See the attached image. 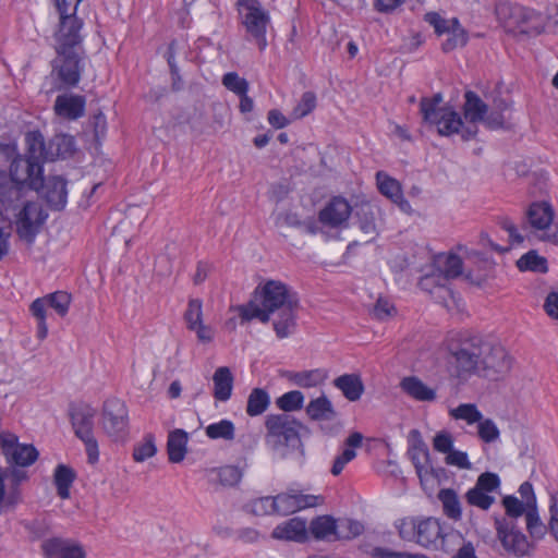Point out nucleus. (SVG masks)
I'll use <instances>...</instances> for the list:
<instances>
[{
	"label": "nucleus",
	"mask_w": 558,
	"mask_h": 558,
	"mask_svg": "<svg viewBox=\"0 0 558 558\" xmlns=\"http://www.w3.org/2000/svg\"><path fill=\"white\" fill-rule=\"evenodd\" d=\"M449 415L454 420L465 421L469 425L478 423L483 418L482 412L474 403H461L449 410Z\"/></svg>",
	"instance_id": "49"
},
{
	"label": "nucleus",
	"mask_w": 558,
	"mask_h": 558,
	"mask_svg": "<svg viewBox=\"0 0 558 558\" xmlns=\"http://www.w3.org/2000/svg\"><path fill=\"white\" fill-rule=\"evenodd\" d=\"M184 320L189 329L196 328L203 323V302L199 299H191L184 313Z\"/></svg>",
	"instance_id": "53"
},
{
	"label": "nucleus",
	"mask_w": 558,
	"mask_h": 558,
	"mask_svg": "<svg viewBox=\"0 0 558 558\" xmlns=\"http://www.w3.org/2000/svg\"><path fill=\"white\" fill-rule=\"evenodd\" d=\"M316 107V95L313 92H305L299 104L294 107L291 116L294 120L302 119L311 113Z\"/></svg>",
	"instance_id": "56"
},
{
	"label": "nucleus",
	"mask_w": 558,
	"mask_h": 558,
	"mask_svg": "<svg viewBox=\"0 0 558 558\" xmlns=\"http://www.w3.org/2000/svg\"><path fill=\"white\" fill-rule=\"evenodd\" d=\"M517 266L522 271L529 270L545 274L548 270L546 258L539 256L535 251H530L522 255L518 259Z\"/></svg>",
	"instance_id": "46"
},
{
	"label": "nucleus",
	"mask_w": 558,
	"mask_h": 558,
	"mask_svg": "<svg viewBox=\"0 0 558 558\" xmlns=\"http://www.w3.org/2000/svg\"><path fill=\"white\" fill-rule=\"evenodd\" d=\"M75 150L74 137L66 134H58L53 136L48 144L44 141L43 156L46 161H53L58 158H66L72 156Z\"/></svg>",
	"instance_id": "25"
},
{
	"label": "nucleus",
	"mask_w": 558,
	"mask_h": 558,
	"mask_svg": "<svg viewBox=\"0 0 558 558\" xmlns=\"http://www.w3.org/2000/svg\"><path fill=\"white\" fill-rule=\"evenodd\" d=\"M549 514V532L558 542V492L550 495Z\"/></svg>",
	"instance_id": "64"
},
{
	"label": "nucleus",
	"mask_w": 558,
	"mask_h": 558,
	"mask_svg": "<svg viewBox=\"0 0 558 558\" xmlns=\"http://www.w3.org/2000/svg\"><path fill=\"white\" fill-rule=\"evenodd\" d=\"M299 306H286L276 311L272 319L274 330L279 339H284L294 333L296 329V312Z\"/></svg>",
	"instance_id": "28"
},
{
	"label": "nucleus",
	"mask_w": 558,
	"mask_h": 558,
	"mask_svg": "<svg viewBox=\"0 0 558 558\" xmlns=\"http://www.w3.org/2000/svg\"><path fill=\"white\" fill-rule=\"evenodd\" d=\"M59 25L54 33L58 44L57 51H65L74 49L82 43L81 29L83 21L76 16L75 9L70 12H58Z\"/></svg>",
	"instance_id": "13"
},
{
	"label": "nucleus",
	"mask_w": 558,
	"mask_h": 558,
	"mask_svg": "<svg viewBox=\"0 0 558 558\" xmlns=\"http://www.w3.org/2000/svg\"><path fill=\"white\" fill-rule=\"evenodd\" d=\"M205 434L210 439L233 440L235 436L234 424L230 420H221L209 424L205 428Z\"/></svg>",
	"instance_id": "48"
},
{
	"label": "nucleus",
	"mask_w": 558,
	"mask_h": 558,
	"mask_svg": "<svg viewBox=\"0 0 558 558\" xmlns=\"http://www.w3.org/2000/svg\"><path fill=\"white\" fill-rule=\"evenodd\" d=\"M217 477L222 486H234L241 481L242 473L236 466L226 465L217 471Z\"/></svg>",
	"instance_id": "60"
},
{
	"label": "nucleus",
	"mask_w": 558,
	"mask_h": 558,
	"mask_svg": "<svg viewBox=\"0 0 558 558\" xmlns=\"http://www.w3.org/2000/svg\"><path fill=\"white\" fill-rule=\"evenodd\" d=\"M466 501L474 507L482 510H488L495 502V497L489 494L482 492L475 487H472L465 494Z\"/></svg>",
	"instance_id": "55"
},
{
	"label": "nucleus",
	"mask_w": 558,
	"mask_h": 558,
	"mask_svg": "<svg viewBox=\"0 0 558 558\" xmlns=\"http://www.w3.org/2000/svg\"><path fill=\"white\" fill-rule=\"evenodd\" d=\"M305 411L312 421L319 423L320 429L326 435H336L342 427L339 413L325 395L312 399L306 405Z\"/></svg>",
	"instance_id": "11"
},
{
	"label": "nucleus",
	"mask_w": 558,
	"mask_h": 558,
	"mask_svg": "<svg viewBox=\"0 0 558 558\" xmlns=\"http://www.w3.org/2000/svg\"><path fill=\"white\" fill-rule=\"evenodd\" d=\"M525 527L532 542L542 541L549 532V523L546 524L543 522L538 509L530 510L526 513Z\"/></svg>",
	"instance_id": "42"
},
{
	"label": "nucleus",
	"mask_w": 558,
	"mask_h": 558,
	"mask_svg": "<svg viewBox=\"0 0 558 558\" xmlns=\"http://www.w3.org/2000/svg\"><path fill=\"white\" fill-rule=\"evenodd\" d=\"M302 426L295 418L287 413L270 414L266 417V444L281 458H288L295 452L296 462H304V448L299 428Z\"/></svg>",
	"instance_id": "3"
},
{
	"label": "nucleus",
	"mask_w": 558,
	"mask_h": 558,
	"mask_svg": "<svg viewBox=\"0 0 558 558\" xmlns=\"http://www.w3.org/2000/svg\"><path fill=\"white\" fill-rule=\"evenodd\" d=\"M444 531L439 520L435 518H425L418 520L416 526L415 543L425 548H438V544L444 542Z\"/></svg>",
	"instance_id": "23"
},
{
	"label": "nucleus",
	"mask_w": 558,
	"mask_h": 558,
	"mask_svg": "<svg viewBox=\"0 0 558 558\" xmlns=\"http://www.w3.org/2000/svg\"><path fill=\"white\" fill-rule=\"evenodd\" d=\"M69 414L75 436L85 445L88 462L95 464L99 459L98 442L94 436L96 410L85 403L72 404Z\"/></svg>",
	"instance_id": "6"
},
{
	"label": "nucleus",
	"mask_w": 558,
	"mask_h": 558,
	"mask_svg": "<svg viewBox=\"0 0 558 558\" xmlns=\"http://www.w3.org/2000/svg\"><path fill=\"white\" fill-rule=\"evenodd\" d=\"M187 440L189 435L185 430L174 429L170 432L167 441V451L170 462L179 463L185 458Z\"/></svg>",
	"instance_id": "33"
},
{
	"label": "nucleus",
	"mask_w": 558,
	"mask_h": 558,
	"mask_svg": "<svg viewBox=\"0 0 558 558\" xmlns=\"http://www.w3.org/2000/svg\"><path fill=\"white\" fill-rule=\"evenodd\" d=\"M500 486L499 476L495 473L485 472L482 473L475 483V488L485 492L487 494L496 490Z\"/></svg>",
	"instance_id": "62"
},
{
	"label": "nucleus",
	"mask_w": 558,
	"mask_h": 558,
	"mask_svg": "<svg viewBox=\"0 0 558 558\" xmlns=\"http://www.w3.org/2000/svg\"><path fill=\"white\" fill-rule=\"evenodd\" d=\"M254 299L262 306H258L254 301L236 306L243 323L257 318L266 324L270 320V314L276 313V311L291 305L299 306L296 293L279 280H267L263 284L257 286L254 291Z\"/></svg>",
	"instance_id": "1"
},
{
	"label": "nucleus",
	"mask_w": 558,
	"mask_h": 558,
	"mask_svg": "<svg viewBox=\"0 0 558 558\" xmlns=\"http://www.w3.org/2000/svg\"><path fill=\"white\" fill-rule=\"evenodd\" d=\"M402 390L418 401H434L436 392L415 376L405 377L400 384Z\"/></svg>",
	"instance_id": "35"
},
{
	"label": "nucleus",
	"mask_w": 558,
	"mask_h": 558,
	"mask_svg": "<svg viewBox=\"0 0 558 558\" xmlns=\"http://www.w3.org/2000/svg\"><path fill=\"white\" fill-rule=\"evenodd\" d=\"M248 511L254 515L278 514V502L276 496H266L254 499L247 505Z\"/></svg>",
	"instance_id": "50"
},
{
	"label": "nucleus",
	"mask_w": 558,
	"mask_h": 558,
	"mask_svg": "<svg viewBox=\"0 0 558 558\" xmlns=\"http://www.w3.org/2000/svg\"><path fill=\"white\" fill-rule=\"evenodd\" d=\"M76 477L74 470L68 465L59 464L53 474L57 494L61 499L70 497V488Z\"/></svg>",
	"instance_id": "38"
},
{
	"label": "nucleus",
	"mask_w": 558,
	"mask_h": 558,
	"mask_svg": "<svg viewBox=\"0 0 558 558\" xmlns=\"http://www.w3.org/2000/svg\"><path fill=\"white\" fill-rule=\"evenodd\" d=\"M432 296L437 303L441 304L447 308H450L452 305L456 304V295L451 288L448 286V282L438 284Z\"/></svg>",
	"instance_id": "61"
},
{
	"label": "nucleus",
	"mask_w": 558,
	"mask_h": 558,
	"mask_svg": "<svg viewBox=\"0 0 558 558\" xmlns=\"http://www.w3.org/2000/svg\"><path fill=\"white\" fill-rule=\"evenodd\" d=\"M214 398L218 401L226 402L230 399L233 389V375L229 367H218L213 376Z\"/></svg>",
	"instance_id": "31"
},
{
	"label": "nucleus",
	"mask_w": 558,
	"mask_h": 558,
	"mask_svg": "<svg viewBox=\"0 0 558 558\" xmlns=\"http://www.w3.org/2000/svg\"><path fill=\"white\" fill-rule=\"evenodd\" d=\"M277 502L278 514L288 515L322 505L324 497L320 495L303 494L296 489L290 488L277 495Z\"/></svg>",
	"instance_id": "16"
},
{
	"label": "nucleus",
	"mask_w": 558,
	"mask_h": 558,
	"mask_svg": "<svg viewBox=\"0 0 558 558\" xmlns=\"http://www.w3.org/2000/svg\"><path fill=\"white\" fill-rule=\"evenodd\" d=\"M40 547L46 558H85L83 547L70 538L49 537Z\"/></svg>",
	"instance_id": "19"
},
{
	"label": "nucleus",
	"mask_w": 558,
	"mask_h": 558,
	"mask_svg": "<svg viewBox=\"0 0 558 558\" xmlns=\"http://www.w3.org/2000/svg\"><path fill=\"white\" fill-rule=\"evenodd\" d=\"M438 499L442 504L444 513L452 519L460 520L461 519V504L457 493L451 488L441 489L438 493Z\"/></svg>",
	"instance_id": "44"
},
{
	"label": "nucleus",
	"mask_w": 558,
	"mask_h": 558,
	"mask_svg": "<svg viewBox=\"0 0 558 558\" xmlns=\"http://www.w3.org/2000/svg\"><path fill=\"white\" fill-rule=\"evenodd\" d=\"M336 527L337 519L331 515H318L314 518L310 526L307 527L308 533L317 541H336Z\"/></svg>",
	"instance_id": "30"
},
{
	"label": "nucleus",
	"mask_w": 558,
	"mask_h": 558,
	"mask_svg": "<svg viewBox=\"0 0 558 558\" xmlns=\"http://www.w3.org/2000/svg\"><path fill=\"white\" fill-rule=\"evenodd\" d=\"M270 404L269 393L263 388H253L247 398L246 413L250 416L263 414Z\"/></svg>",
	"instance_id": "40"
},
{
	"label": "nucleus",
	"mask_w": 558,
	"mask_h": 558,
	"mask_svg": "<svg viewBox=\"0 0 558 558\" xmlns=\"http://www.w3.org/2000/svg\"><path fill=\"white\" fill-rule=\"evenodd\" d=\"M304 395L299 390L283 393L276 400L277 407L283 412H292L303 408Z\"/></svg>",
	"instance_id": "51"
},
{
	"label": "nucleus",
	"mask_w": 558,
	"mask_h": 558,
	"mask_svg": "<svg viewBox=\"0 0 558 558\" xmlns=\"http://www.w3.org/2000/svg\"><path fill=\"white\" fill-rule=\"evenodd\" d=\"M244 8L247 13L244 15L243 25L247 34L255 39L258 48L264 50L267 46L266 31L270 21L269 14L263 9L259 1H253Z\"/></svg>",
	"instance_id": "14"
},
{
	"label": "nucleus",
	"mask_w": 558,
	"mask_h": 558,
	"mask_svg": "<svg viewBox=\"0 0 558 558\" xmlns=\"http://www.w3.org/2000/svg\"><path fill=\"white\" fill-rule=\"evenodd\" d=\"M511 368V360L505 348L485 341V352L481 356L478 376L497 380Z\"/></svg>",
	"instance_id": "12"
},
{
	"label": "nucleus",
	"mask_w": 558,
	"mask_h": 558,
	"mask_svg": "<svg viewBox=\"0 0 558 558\" xmlns=\"http://www.w3.org/2000/svg\"><path fill=\"white\" fill-rule=\"evenodd\" d=\"M442 101L441 94H435L432 98L423 97L420 102V111L424 122L437 126L439 135L450 136L460 132L463 121L458 112L447 107H439Z\"/></svg>",
	"instance_id": "5"
},
{
	"label": "nucleus",
	"mask_w": 558,
	"mask_h": 558,
	"mask_svg": "<svg viewBox=\"0 0 558 558\" xmlns=\"http://www.w3.org/2000/svg\"><path fill=\"white\" fill-rule=\"evenodd\" d=\"M495 14L502 26L511 33H517L520 19L524 16V7L511 2H498Z\"/></svg>",
	"instance_id": "26"
},
{
	"label": "nucleus",
	"mask_w": 558,
	"mask_h": 558,
	"mask_svg": "<svg viewBox=\"0 0 558 558\" xmlns=\"http://www.w3.org/2000/svg\"><path fill=\"white\" fill-rule=\"evenodd\" d=\"M555 209L548 202H533L525 211L529 227L535 231H544L541 239L558 245V220L555 221Z\"/></svg>",
	"instance_id": "8"
},
{
	"label": "nucleus",
	"mask_w": 558,
	"mask_h": 558,
	"mask_svg": "<svg viewBox=\"0 0 558 558\" xmlns=\"http://www.w3.org/2000/svg\"><path fill=\"white\" fill-rule=\"evenodd\" d=\"M274 539L305 543L308 538L306 520L300 517L291 518L278 524L271 532Z\"/></svg>",
	"instance_id": "21"
},
{
	"label": "nucleus",
	"mask_w": 558,
	"mask_h": 558,
	"mask_svg": "<svg viewBox=\"0 0 558 558\" xmlns=\"http://www.w3.org/2000/svg\"><path fill=\"white\" fill-rule=\"evenodd\" d=\"M72 301V295L65 291H56L43 298L34 300L29 306L32 315L37 319V337L43 340L48 335V326L46 323L47 307H51L56 313L64 317Z\"/></svg>",
	"instance_id": "7"
},
{
	"label": "nucleus",
	"mask_w": 558,
	"mask_h": 558,
	"mask_svg": "<svg viewBox=\"0 0 558 558\" xmlns=\"http://www.w3.org/2000/svg\"><path fill=\"white\" fill-rule=\"evenodd\" d=\"M355 217L360 230L369 238L367 242L374 240L378 234L375 208L369 204H362L357 207Z\"/></svg>",
	"instance_id": "34"
},
{
	"label": "nucleus",
	"mask_w": 558,
	"mask_h": 558,
	"mask_svg": "<svg viewBox=\"0 0 558 558\" xmlns=\"http://www.w3.org/2000/svg\"><path fill=\"white\" fill-rule=\"evenodd\" d=\"M502 505L506 510V517L500 520H509L518 524L520 517L524 515V518H526V513L529 512L527 506L515 496L509 495L504 497ZM495 520L499 519L496 518Z\"/></svg>",
	"instance_id": "47"
},
{
	"label": "nucleus",
	"mask_w": 558,
	"mask_h": 558,
	"mask_svg": "<svg viewBox=\"0 0 558 558\" xmlns=\"http://www.w3.org/2000/svg\"><path fill=\"white\" fill-rule=\"evenodd\" d=\"M29 191L32 190L28 189V186L14 180L7 171L0 170V203L5 210H15L20 208L24 202H29L26 198Z\"/></svg>",
	"instance_id": "18"
},
{
	"label": "nucleus",
	"mask_w": 558,
	"mask_h": 558,
	"mask_svg": "<svg viewBox=\"0 0 558 558\" xmlns=\"http://www.w3.org/2000/svg\"><path fill=\"white\" fill-rule=\"evenodd\" d=\"M352 208L348 201L343 197H333L324 209L319 213V221L326 226L336 228L344 223Z\"/></svg>",
	"instance_id": "24"
},
{
	"label": "nucleus",
	"mask_w": 558,
	"mask_h": 558,
	"mask_svg": "<svg viewBox=\"0 0 558 558\" xmlns=\"http://www.w3.org/2000/svg\"><path fill=\"white\" fill-rule=\"evenodd\" d=\"M376 180L378 190L383 195L397 204L402 210L410 208L409 202L403 197L401 185L396 179L379 171L376 174Z\"/></svg>",
	"instance_id": "27"
},
{
	"label": "nucleus",
	"mask_w": 558,
	"mask_h": 558,
	"mask_svg": "<svg viewBox=\"0 0 558 558\" xmlns=\"http://www.w3.org/2000/svg\"><path fill=\"white\" fill-rule=\"evenodd\" d=\"M222 85L238 96L247 94L250 85L244 77H240L236 72H228L222 76Z\"/></svg>",
	"instance_id": "52"
},
{
	"label": "nucleus",
	"mask_w": 558,
	"mask_h": 558,
	"mask_svg": "<svg viewBox=\"0 0 558 558\" xmlns=\"http://www.w3.org/2000/svg\"><path fill=\"white\" fill-rule=\"evenodd\" d=\"M445 461L448 465H453L461 470H470L472 468V463L469 461L468 453L464 451L454 450L453 448L447 453Z\"/></svg>",
	"instance_id": "63"
},
{
	"label": "nucleus",
	"mask_w": 558,
	"mask_h": 558,
	"mask_svg": "<svg viewBox=\"0 0 558 558\" xmlns=\"http://www.w3.org/2000/svg\"><path fill=\"white\" fill-rule=\"evenodd\" d=\"M333 386L351 402L360 400L365 389L357 374H343L333 379Z\"/></svg>",
	"instance_id": "29"
},
{
	"label": "nucleus",
	"mask_w": 558,
	"mask_h": 558,
	"mask_svg": "<svg viewBox=\"0 0 558 558\" xmlns=\"http://www.w3.org/2000/svg\"><path fill=\"white\" fill-rule=\"evenodd\" d=\"M364 532V525L353 519L342 518L337 519L336 541H350Z\"/></svg>",
	"instance_id": "43"
},
{
	"label": "nucleus",
	"mask_w": 558,
	"mask_h": 558,
	"mask_svg": "<svg viewBox=\"0 0 558 558\" xmlns=\"http://www.w3.org/2000/svg\"><path fill=\"white\" fill-rule=\"evenodd\" d=\"M547 20L548 17L544 14L524 7V16L520 19L517 33L537 36L544 31Z\"/></svg>",
	"instance_id": "32"
},
{
	"label": "nucleus",
	"mask_w": 558,
	"mask_h": 558,
	"mask_svg": "<svg viewBox=\"0 0 558 558\" xmlns=\"http://www.w3.org/2000/svg\"><path fill=\"white\" fill-rule=\"evenodd\" d=\"M58 57L53 61V72L64 86H76L81 80V59L74 49L57 51Z\"/></svg>",
	"instance_id": "17"
},
{
	"label": "nucleus",
	"mask_w": 558,
	"mask_h": 558,
	"mask_svg": "<svg viewBox=\"0 0 558 558\" xmlns=\"http://www.w3.org/2000/svg\"><path fill=\"white\" fill-rule=\"evenodd\" d=\"M38 451L33 445L20 444L8 452L7 461L10 465L25 468L32 465L38 459Z\"/></svg>",
	"instance_id": "37"
},
{
	"label": "nucleus",
	"mask_w": 558,
	"mask_h": 558,
	"mask_svg": "<svg viewBox=\"0 0 558 558\" xmlns=\"http://www.w3.org/2000/svg\"><path fill=\"white\" fill-rule=\"evenodd\" d=\"M157 449L153 435H147L145 440L134 447L133 458L137 462H143L155 456Z\"/></svg>",
	"instance_id": "59"
},
{
	"label": "nucleus",
	"mask_w": 558,
	"mask_h": 558,
	"mask_svg": "<svg viewBox=\"0 0 558 558\" xmlns=\"http://www.w3.org/2000/svg\"><path fill=\"white\" fill-rule=\"evenodd\" d=\"M327 375L323 369H310L302 372H288L287 378L294 385L302 388L316 387L326 379Z\"/></svg>",
	"instance_id": "39"
},
{
	"label": "nucleus",
	"mask_w": 558,
	"mask_h": 558,
	"mask_svg": "<svg viewBox=\"0 0 558 558\" xmlns=\"http://www.w3.org/2000/svg\"><path fill=\"white\" fill-rule=\"evenodd\" d=\"M477 424V435L484 442L490 444L499 439V428L492 418L483 417Z\"/></svg>",
	"instance_id": "54"
},
{
	"label": "nucleus",
	"mask_w": 558,
	"mask_h": 558,
	"mask_svg": "<svg viewBox=\"0 0 558 558\" xmlns=\"http://www.w3.org/2000/svg\"><path fill=\"white\" fill-rule=\"evenodd\" d=\"M448 363L460 379L478 375L481 356L485 352V341L478 335L459 332L448 340Z\"/></svg>",
	"instance_id": "4"
},
{
	"label": "nucleus",
	"mask_w": 558,
	"mask_h": 558,
	"mask_svg": "<svg viewBox=\"0 0 558 558\" xmlns=\"http://www.w3.org/2000/svg\"><path fill=\"white\" fill-rule=\"evenodd\" d=\"M102 427L109 436H122L128 427V409L125 403L111 398L104 403Z\"/></svg>",
	"instance_id": "15"
},
{
	"label": "nucleus",
	"mask_w": 558,
	"mask_h": 558,
	"mask_svg": "<svg viewBox=\"0 0 558 558\" xmlns=\"http://www.w3.org/2000/svg\"><path fill=\"white\" fill-rule=\"evenodd\" d=\"M464 116L471 123H476L484 120L487 113V105L472 90H468L464 95Z\"/></svg>",
	"instance_id": "36"
},
{
	"label": "nucleus",
	"mask_w": 558,
	"mask_h": 558,
	"mask_svg": "<svg viewBox=\"0 0 558 558\" xmlns=\"http://www.w3.org/2000/svg\"><path fill=\"white\" fill-rule=\"evenodd\" d=\"M495 527L497 538L507 554L517 558L531 554L532 542L522 533L517 523L509 520H495Z\"/></svg>",
	"instance_id": "10"
},
{
	"label": "nucleus",
	"mask_w": 558,
	"mask_h": 558,
	"mask_svg": "<svg viewBox=\"0 0 558 558\" xmlns=\"http://www.w3.org/2000/svg\"><path fill=\"white\" fill-rule=\"evenodd\" d=\"M449 34L448 38L441 44L444 52H450L458 47H463L468 43V34L463 28H453Z\"/></svg>",
	"instance_id": "58"
},
{
	"label": "nucleus",
	"mask_w": 558,
	"mask_h": 558,
	"mask_svg": "<svg viewBox=\"0 0 558 558\" xmlns=\"http://www.w3.org/2000/svg\"><path fill=\"white\" fill-rule=\"evenodd\" d=\"M15 230L19 238L27 244H33L39 233L47 215L38 202H24L15 209Z\"/></svg>",
	"instance_id": "9"
},
{
	"label": "nucleus",
	"mask_w": 558,
	"mask_h": 558,
	"mask_svg": "<svg viewBox=\"0 0 558 558\" xmlns=\"http://www.w3.org/2000/svg\"><path fill=\"white\" fill-rule=\"evenodd\" d=\"M409 452L415 468V472L420 481L423 482L429 473H433V468L428 466L429 451L425 445H422L413 447Z\"/></svg>",
	"instance_id": "41"
},
{
	"label": "nucleus",
	"mask_w": 558,
	"mask_h": 558,
	"mask_svg": "<svg viewBox=\"0 0 558 558\" xmlns=\"http://www.w3.org/2000/svg\"><path fill=\"white\" fill-rule=\"evenodd\" d=\"M86 99L82 95L61 94L54 100L56 114L66 120H77L85 113Z\"/></svg>",
	"instance_id": "22"
},
{
	"label": "nucleus",
	"mask_w": 558,
	"mask_h": 558,
	"mask_svg": "<svg viewBox=\"0 0 558 558\" xmlns=\"http://www.w3.org/2000/svg\"><path fill=\"white\" fill-rule=\"evenodd\" d=\"M43 196L50 208L61 210L65 207L68 201L66 180L60 175H50L45 178Z\"/></svg>",
	"instance_id": "20"
},
{
	"label": "nucleus",
	"mask_w": 558,
	"mask_h": 558,
	"mask_svg": "<svg viewBox=\"0 0 558 558\" xmlns=\"http://www.w3.org/2000/svg\"><path fill=\"white\" fill-rule=\"evenodd\" d=\"M441 264L438 271V277L445 279L447 282L450 279H454L462 274L463 262L457 254H449L444 257V262L438 259Z\"/></svg>",
	"instance_id": "45"
},
{
	"label": "nucleus",
	"mask_w": 558,
	"mask_h": 558,
	"mask_svg": "<svg viewBox=\"0 0 558 558\" xmlns=\"http://www.w3.org/2000/svg\"><path fill=\"white\" fill-rule=\"evenodd\" d=\"M24 141L25 153L12 159L8 174L32 191L39 192L45 182L44 165L47 162L43 156L44 135L39 131H29Z\"/></svg>",
	"instance_id": "2"
},
{
	"label": "nucleus",
	"mask_w": 558,
	"mask_h": 558,
	"mask_svg": "<svg viewBox=\"0 0 558 558\" xmlns=\"http://www.w3.org/2000/svg\"><path fill=\"white\" fill-rule=\"evenodd\" d=\"M418 520L420 519L415 518H403L396 522V529L403 541H416V526L418 525Z\"/></svg>",
	"instance_id": "57"
}]
</instances>
